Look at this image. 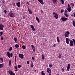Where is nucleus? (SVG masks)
Here are the masks:
<instances>
[{"label": "nucleus", "mask_w": 75, "mask_h": 75, "mask_svg": "<svg viewBox=\"0 0 75 75\" xmlns=\"http://www.w3.org/2000/svg\"><path fill=\"white\" fill-rule=\"evenodd\" d=\"M38 1L40 3L42 4H44V2H43V1L42 0H38Z\"/></svg>", "instance_id": "obj_17"}, {"label": "nucleus", "mask_w": 75, "mask_h": 75, "mask_svg": "<svg viewBox=\"0 0 75 75\" xmlns=\"http://www.w3.org/2000/svg\"><path fill=\"white\" fill-rule=\"evenodd\" d=\"M0 59H1V62H3V58L1 57L0 58Z\"/></svg>", "instance_id": "obj_40"}, {"label": "nucleus", "mask_w": 75, "mask_h": 75, "mask_svg": "<svg viewBox=\"0 0 75 75\" xmlns=\"http://www.w3.org/2000/svg\"><path fill=\"white\" fill-rule=\"evenodd\" d=\"M31 67H33V61H32L31 62Z\"/></svg>", "instance_id": "obj_30"}, {"label": "nucleus", "mask_w": 75, "mask_h": 75, "mask_svg": "<svg viewBox=\"0 0 75 75\" xmlns=\"http://www.w3.org/2000/svg\"><path fill=\"white\" fill-rule=\"evenodd\" d=\"M62 2V4H64V1L63 0H60Z\"/></svg>", "instance_id": "obj_32"}, {"label": "nucleus", "mask_w": 75, "mask_h": 75, "mask_svg": "<svg viewBox=\"0 0 75 75\" xmlns=\"http://www.w3.org/2000/svg\"><path fill=\"white\" fill-rule=\"evenodd\" d=\"M69 32H66L64 35V37H69Z\"/></svg>", "instance_id": "obj_4"}, {"label": "nucleus", "mask_w": 75, "mask_h": 75, "mask_svg": "<svg viewBox=\"0 0 75 75\" xmlns=\"http://www.w3.org/2000/svg\"><path fill=\"white\" fill-rule=\"evenodd\" d=\"M53 14L55 18H56V19H58V15L54 12H53Z\"/></svg>", "instance_id": "obj_1"}, {"label": "nucleus", "mask_w": 75, "mask_h": 75, "mask_svg": "<svg viewBox=\"0 0 75 75\" xmlns=\"http://www.w3.org/2000/svg\"><path fill=\"white\" fill-rule=\"evenodd\" d=\"M49 75H51V74L50 73H49Z\"/></svg>", "instance_id": "obj_55"}, {"label": "nucleus", "mask_w": 75, "mask_h": 75, "mask_svg": "<svg viewBox=\"0 0 75 75\" xmlns=\"http://www.w3.org/2000/svg\"><path fill=\"white\" fill-rule=\"evenodd\" d=\"M59 75V74H57V75Z\"/></svg>", "instance_id": "obj_58"}, {"label": "nucleus", "mask_w": 75, "mask_h": 75, "mask_svg": "<svg viewBox=\"0 0 75 75\" xmlns=\"http://www.w3.org/2000/svg\"><path fill=\"white\" fill-rule=\"evenodd\" d=\"M71 75H73V74H71Z\"/></svg>", "instance_id": "obj_63"}, {"label": "nucleus", "mask_w": 75, "mask_h": 75, "mask_svg": "<svg viewBox=\"0 0 75 75\" xmlns=\"http://www.w3.org/2000/svg\"><path fill=\"white\" fill-rule=\"evenodd\" d=\"M14 4H13V6H14Z\"/></svg>", "instance_id": "obj_59"}, {"label": "nucleus", "mask_w": 75, "mask_h": 75, "mask_svg": "<svg viewBox=\"0 0 75 75\" xmlns=\"http://www.w3.org/2000/svg\"><path fill=\"white\" fill-rule=\"evenodd\" d=\"M23 18H24V17H23Z\"/></svg>", "instance_id": "obj_60"}, {"label": "nucleus", "mask_w": 75, "mask_h": 75, "mask_svg": "<svg viewBox=\"0 0 75 75\" xmlns=\"http://www.w3.org/2000/svg\"><path fill=\"white\" fill-rule=\"evenodd\" d=\"M11 60H9V66H11Z\"/></svg>", "instance_id": "obj_31"}, {"label": "nucleus", "mask_w": 75, "mask_h": 75, "mask_svg": "<svg viewBox=\"0 0 75 75\" xmlns=\"http://www.w3.org/2000/svg\"><path fill=\"white\" fill-rule=\"evenodd\" d=\"M69 41L70 40L69 38H66V42L68 44H69Z\"/></svg>", "instance_id": "obj_8"}, {"label": "nucleus", "mask_w": 75, "mask_h": 75, "mask_svg": "<svg viewBox=\"0 0 75 75\" xmlns=\"http://www.w3.org/2000/svg\"><path fill=\"white\" fill-rule=\"evenodd\" d=\"M4 28V26H3L2 24L0 25V30H3Z\"/></svg>", "instance_id": "obj_13"}, {"label": "nucleus", "mask_w": 75, "mask_h": 75, "mask_svg": "<svg viewBox=\"0 0 75 75\" xmlns=\"http://www.w3.org/2000/svg\"><path fill=\"white\" fill-rule=\"evenodd\" d=\"M15 68L16 69H17V67L15 66Z\"/></svg>", "instance_id": "obj_46"}, {"label": "nucleus", "mask_w": 75, "mask_h": 75, "mask_svg": "<svg viewBox=\"0 0 75 75\" xmlns=\"http://www.w3.org/2000/svg\"><path fill=\"white\" fill-rule=\"evenodd\" d=\"M49 67L50 68H52V64H49Z\"/></svg>", "instance_id": "obj_26"}, {"label": "nucleus", "mask_w": 75, "mask_h": 75, "mask_svg": "<svg viewBox=\"0 0 75 75\" xmlns=\"http://www.w3.org/2000/svg\"><path fill=\"white\" fill-rule=\"evenodd\" d=\"M73 41L74 42H75V40L74 39H73Z\"/></svg>", "instance_id": "obj_51"}, {"label": "nucleus", "mask_w": 75, "mask_h": 75, "mask_svg": "<svg viewBox=\"0 0 75 75\" xmlns=\"http://www.w3.org/2000/svg\"><path fill=\"white\" fill-rule=\"evenodd\" d=\"M31 48L33 50V52H35V47L33 45H31Z\"/></svg>", "instance_id": "obj_11"}, {"label": "nucleus", "mask_w": 75, "mask_h": 75, "mask_svg": "<svg viewBox=\"0 0 75 75\" xmlns=\"http://www.w3.org/2000/svg\"><path fill=\"white\" fill-rule=\"evenodd\" d=\"M64 12V10L63 9H62L61 11V13H63Z\"/></svg>", "instance_id": "obj_45"}, {"label": "nucleus", "mask_w": 75, "mask_h": 75, "mask_svg": "<svg viewBox=\"0 0 75 75\" xmlns=\"http://www.w3.org/2000/svg\"><path fill=\"white\" fill-rule=\"evenodd\" d=\"M36 20L38 21V23H40V20H39V19H38V18L37 17H36Z\"/></svg>", "instance_id": "obj_19"}, {"label": "nucleus", "mask_w": 75, "mask_h": 75, "mask_svg": "<svg viewBox=\"0 0 75 75\" xmlns=\"http://www.w3.org/2000/svg\"><path fill=\"white\" fill-rule=\"evenodd\" d=\"M22 48H23V49H24V50L25 49L26 47H25V46H24V45H23L22 46Z\"/></svg>", "instance_id": "obj_24"}, {"label": "nucleus", "mask_w": 75, "mask_h": 75, "mask_svg": "<svg viewBox=\"0 0 75 75\" xmlns=\"http://www.w3.org/2000/svg\"><path fill=\"white\" fill-rule=\"evenodd\" d=\"M62 71H63V72H65V71H64V69H62Z\"/></svg>", "instance_id": "obj_42"}, {"label": "nucleus", "mask_w": 75, "mask_h": 75, "mask_svg": "<svg viewBox=\"0 0 75 75\" xmlns=\"http://www.w3.org/2000/svg\"><path fill=\"white\" fill-rule=\"evenodd\" d=\"M4 40V38H3V36H1V41H2V40Z\"/></svg>", "instance_id": "obj_36"}, {"label": "nucleus", "mask_w": 75, "mask_h": 75, "mask_svg": "<svg viewBox=\"0 0 75 75\" xmlns=\"http://www.w3.org/2000/svg\"><path fill=\"white\" fill-rule=\"evenodd\" d=\"M70 67H71V64H68L67 65V70L68 71H69V69L70 68Z\"/></svg>", "instance_id": "obj_9"}, {"label": "nucleus", "mask_w": 75, "mask_h": 75, "mask_svg": "<svg viewBox=\"0 0 75 75\" xmlns=\"http://www.w3.org/2000/svg\"><path fill=\"white\" fill-rule=\"evenodd\" d=\"M28 10L30 14H32L33 12H32V11H31V9H30V8H28Z\"/></svg>", "instance_id": "obj_10"}, {"label": "nucleus", "mask_w": 75, "mask_h": 75, "mask_svg": "<svg viewBox=\"0 0 75 75\" xmlns=\"http://www.w3.org/2000/svg\"><path fill=\"white\" fill-rule=\"evenodd\" d=\"M32 59L33 60H34V59H35V58H34V57H32Z\"/></svg>", "instance_id": "obj_47"}, {"label": "nucleus", "mask_w": 75, "mask_h": 75, "mask_svg": "<svg viewBox=\"0 0 75 75\" xmlns=\"http://www.w3.org/2000/svg\"><path fill=\"white\" fill-rule=\"evenodd\" d=\"M4 13H5V14H7V11L5 10L4 11Z\"/></svg>", "instance_id": "obj_38"}, {"label": "nucleus", "mask_w": 75, "mask_h": 75, "mask_svg": "<svg viewBox=\"0 0 75 75\" xmlns=\"http://www.w3.org/2000/svg\"><path fill=\"white\" fill-rule=\"evenodd\" d=\"M27 63L28 64H29V63H30V62L29 61H28L27 62Z\"/></svg>", "instance_id": "obj_49"}, {"label": "nucleus", "mask_w": 75, "mask_h": 75, "mask_svg": "<svg viewBox=\"0 0 75 75\" xmlns=\"http://www.w3.org/2000/svg\"><path fill=\"white\" fill-rule=\"evenodd\" d=\"M64 16L66 17H69V16L66 13L64 14Z\"/></svg>", "instance_id": "obj_28"}, {"label": "nucleus", "mask_w": 75, "mask_h": 75, "mask_svg": "<svg viewBox=\"0 0 75 75\" xmlns=\"http://www.w3.org/2000/svg\"><path fill=\"white\" fill-rule=\"evenodd\" d=\"M14 39L15 42H17V39L16 38H14Z\"/></svg>", "instance_id": "obj_29"}, {"label": "nucleus", "mask_w": 75, "mask_h": 75, "mask_svg": "<svg viewBox=\"0 0 75 75\" xmlns=\"http://www.w3.org/2000/svg\"><path fill=\"white\" fill-rule=\"evenodd\" d=\"M21 65H18V68H21Z\"/></svg>", "instance_id": "obj_41"}, {"label": "nucleus", "mask_w": 75, "mask_h": 75, "mask_svg": "<svg viewBox=\"0 0 75 75\" xmlns=\"http://www.w3.org/2000/svg\"><path fill=\"white\" fill-rule=\"evenodd\" d=\"M41 74H42V75H45V74L44 72V71H42Z\"/></svg>", "instance_id": "obj_35"}, {"label": "nucleus", "mask_w": 75, "mask_h": 75, "mask_svg": "<svg viewBox=\"0 0 75 75\" xmlns=\"http://www.w3.org/2000/svg\"><path fill=\"white\" fill-rule=\"evenodd\" d=\"M74 42V45H75V42Z\"/></svg>", "instance_id": "obj_61"}, {"label": "nucleus", "mask_w": 75, "mask_h": 75, "mask_svg": "<svg viewBox=\"0 0 75 75\" xmlns=\"http://www.w3.org/2000/svg\"><path fill=\"white\" fill-rule=\"evenodd\" d=\"M3 33V32H0V34H1L2 35Z\"/></svg>", "instance_id": "obj_48"}, {"label": "nucleus", "mask_w": 75, "mask_h": 75, "mask_svg": "<svg viewBox=\"0 0 75 75\" xmlns=\"http://www.w3.org/2000/svg\"><path fill=\"white\" fill-rule=\"evenodd\" d=\"M1 35H1H1H0V37H1Z\"/></svg>", "instance_id": "obj_54"}, {"label": "nucleus", "mask_w": 75, "mask_h": 75, "mask_svg": "<svg viewBox=\"0 0 75 75\" xmlns=\"http://www.w3.org/2000/svg\"><path fill=\"white\" fill-rule=\"evenodd\" d=\"M72 8H73V6H72Z\"/></svg>", "instance_id": "obj_64"}, {"label": "nucleus", "mask_w": 75, "mask_h": 75, "mask_svg": "<svg viewBox=\"0 0 75 75\" xmlns=\"http://www.w3.org/2000/svg\"><path fill=\"white\" fill-rule=\"evenodd\" d=\"M8 72L9 74L10 75H15V74L14 73L12 72V71H11L10 70L8 71Z\"/></svg>", "instance_id": "obj_7"}, {"label": "nucleus", "mask_w": 75, "mask_h": 75, "mask_svg": "<svg viewBox=\"0 0 75 75\" xmlns=\"http://www.w3.org/2000/svg\"><path fill=\"white\" fill-rule=\"evenodd\" d=\"M65 13H67L68 12V11H67V10L65 9Z\"/></svg>", "instance_id": "obj_43"}, {"label": "nucleus", "mask_w": 75, "mask_h": 75, "mask_svg": "<svg viewBox=\"0 0 75 75\" xmlns=\"http://www.w3.org/2000/svg\"><path fill=\"white\" fill-rule=\"evenodd\" d=\"M4 65L2 64H0V68H2V67H3Z\"/></svg>", "instance_id": "obj_25"}, {"label": "nucleus", "mask_w": 75, "mask_h": 75, "mask_svg": "<svg viewBox=\"0 0 75 75\" xmlns=\"http://www.w3.org/2000/svg\"><path fill=\"white\" fill-rule=\"evenodd\" d=\"M51 69L50 68H47V72L48 74H50V72H51Z\"/></svg>", "instance_id": "obj_15"}, {"label": "nucleus", "mask_w": 75, "mask_h": 75, "mask_svg": "<svg viewBox=\"0 0 75 75\" xmlns=\"http://www.w3.org/2000/svg\"><path fill=\"white\" fill-rule=\"evenodd\" d=\"M70 5H71V6H73V7H74V6H75L74 5V3H71Z\"/></svg>", "instance_id": "obj_33"}, {"label": "nucleus", "mask_w": 75, "mask_h": 75, "mask_svg": "<svg viewBox=\"0 0 75 75\" xmlns=\"http://www.w3.org/2000/svg\"><path fill=\"white\" fill-rule=\"evenodd\" d=\"M74 17H75V13H74Z\"/></svg>", "instance_id": "obj_53"}, {"label": "nucleus", "mask_w": 75, "mask_h": 75, "mask_svg": "<svg viewBox=\"0 0 75 75\" xmlns=\"http://www.w3.org/2000/svg\"><path fill=\"white\" fill-rule=\"evenodd\" d=\"M0 60H1V59L0 58Z\"/></svg>", "instance_id": "obj_62"}, {"label": "nucleus", "mask_w": 75, "mask_h": 75, "mask_svg": "<svg viewBox=\"0 0 75 75\" xmlns=\"http://www.w3.org/2000/svg\"><path fill=\"white\" fill-rule=\"evenodd\" d=\"M30 27H31V28L34 31H35V29L34 28V26L33 25H30Z\"/></svg>", "instance_id": "obj_16"}, {"label": "nucleus", "mask_w": 75, "mask_h": 75, "mask_svg": "<svg viewBox=\"0 0 75 75\" xmlns=\"http://www.w3.org/2000/svg\"><path fill=\"white\" fill-rule=\"evenodd\" d=\"M15 64H16V56H15Z\"/></svg>", "instance_id": "obj_39"}, {"label": "nucleus", "mask_w": 75, "mask_h": 75, "mask_svg": "<svg viewBox=\"0 0 75 75\" xmlns=\"http://www.w3.org/2000/svg\"><path fill=\"white\" fill-rule=\"evenodd\" d=\"M9 16L10 17H14L15 16L13 13V11H11L9 13Z\"/></svg>", "instance_id": "obj_3"}, {"label": "nucleus", "mask_w": 75, "mask_h": 75, "mask_svg": "<svg viewBox=\"0 0 75 75\" xmlns=\"http://www.w3.org/2000/svg\"><path fill=\"white\" fill-rule=\"evenodd\" d=\"M15 47L16 48H18V47H19V45H18V44H16L15 46Z\"/></svg>", "instance_id": "obj_22"}, {"label": "nucleus", "mask_w": 75, "mask_h": 75, "mask_svg": "<svg viewBox=\"0 0 75 75\" xmlns=\"http://www.w3.org/2000/svg\"><path fill=\"white\" fill-rule=\"evenodd\" d=\"M57 42H58L59 43V38H58V37H57Z\"/></svg>", "instance_id": "obj_27"}, {"label": "nucleus", "mask_w": 75, "mask_h": 75, "mask_svg": "<svg viewBox=\"0 0 75 75\" xmlns=\"http://www.w3.org/2000/svg\"><path fill=\"white\" fill-rule=\"evenodd\" d=\"M52 1L54 4H55V2H56L57 1V0H52Z\"/></svg>", "instance_id": "obj_23"}, {"label": "nucleus", "mask_w": 75, "mask_h": 75, "mask_svg": "<svg viewBox=\"0 0 75 75\" xmlns=\"http://www.w3.org/2000/svg\"><path fill=\"white\" fill-rule=\"evenodd\" d=\"M55 45H56L55 44H54V45H53L54 47H55Z\"/></svg>", "instance_id": "obj_52"}, {"label": "nucleus", "mask_w": 75, "mask_h": 75, "mask_svg": "<svg viewBox=\"0 0 75 75\" xmlns=\"http://www.w3.org/2000/svg\"><path fill=\"white\" fill-rule=\"evenodd\" d=\"M41 13H43V11H42V10H41Z\"/></svg>", "instance_id": "obj_50"}, {"label": "nucleus", "mask_w": 75, "mask_h": 75, "mask_svg": "<svg viewBox=\"0 0 75 75\" xmlns=\"http://www.w3.org/2000/svg\"><path fill=\"white\" fill-rule=\"evenodd\" d=\"M14 6H16V5L15 4H14Z\"/></svg>", "instance_id": "obj_57"}, {"label": "nucleus", "mask_w": 75, "mask_h": 75, "mask_svg": "<svg viewBox=\"0 0 75 75\" xmlns=\"http://www.w3.org/2000/svg\"><path fill=\"white\" fill-rule=\"evenodd\" d=\"M19 57L21 59H23L24 58V55L22 54H20L19 55Z\"/></svg>", "instance_id": "obj_6"}, {"label": "nucleus", "mask_w": 75, "mask_h": 75, "mask_svg": "<svg viewBox=\"0 0 75 75\" xmlns=\"http://www.w3.org/2000/svg\"><path fill=\"white\" fill-rule=\"evenodd\" d=\"M68 7L67 8V11H69V12L71 11V6L69 4H68Z\"/></svg>", "instance_id": "obj_5"}, {"label": "nucleus", "mask_w": 75, "mask_h": 75, "mask_svg": "<svg viewBox=\"0 0 75 75\" xmlns=\"http://www.w3.org/2000/svg\"><path fill=\"white\" fill-rule=\"evenodd\" d=\"M58 57L59 58H61V57H62V56H61V55L60 54H59Z\"/></svg>", "instance_id": "obj_34"}, {"label": "nucleus", "mask_w": 75, "mask_h": 75, "mask_svg": "<svg viewBox=\"0 0 75 75\" xmlns=\"http://www.w3.org/2000/svg\"><path fill=\"white\" fill-rule=\"evenodd\" d=\"M72 22H73V25H74V27H75V21L74 20H73L72 21Z\"/></svg>", "instance_id": "obj_21"}, {"label": "nucleus", "mask_w": 75, "mask_h": 75, "mask_svg": "<svg viewBox=\"0 0 75 75\" xmlns=\"http://www.w3.org/2000/svg\"><path fill=\"white\" fill-rule=\"evenodd\" d=\"M20 2L18 1V3L16 4L17 6H18V7H20Z\"/></svg>", "instance_id": "obj_14"}, {"label": "nucleus", "mask_w": 75, "mask_h": 75, "mask_svg": "<svg viewBox=\"0 0 75 75\" xmlns=\"http://www.w3.org/2000/svg\"><path fill=\"white\" fill-rule=\"evenodd\" d=\"M10 56H11V57H13V54L11 53L10 54Z\"/></svg>", "instance_id": "obj_44"}, {"label": "nucleus", "mask_w": 75, "mask_h": 75, "mask_svg": "<svg viewBox=\"0 0 75 75\" xmlns=\"http://www.w3.org/2000/svg\"><path fill=\"white\" fill-rule=\"evenodd\" d=\"M61 19L63 21H66L67 20H68V18H66L64 16H62Z\"/></svg>", "instance_id": "obj_2"}, {"label": "nucleus", "mask_w": 75, "mask_h": 75, "mask_svg": "<svg viewBox=\"0 0 75 75\" xmlns=\"http://www.w3.org/2000/svg\"><path fill=\"white\" fill-rule=\"evenodd\" d=\"M9 51H11V50H12V47H10V48L9 49Z\"/></svg>", "instance_id": "obj_37"}, {"label": "nucleus", "mask_w": 75, "mask_h": 75, "mask_svg": "<svg viewBox=\"0 0 75 75\" xmlns=\"http://www.w3.org/2000/svg\"><path fill=\"white\" fill-rule=\"evenodd\" d=\"M7 55L8 57L10 58V52H7Z\"/></svg>", "instance_id": "obj_18"}, {"label": "nucleus", "mask_w": 75, "mask_h": 75, "mask_svg": "<svg viewBox=\"0 0 75 75\" xmlns=\"http://www.w3.org/2000/svg\"><path fill=\"white\" fill-rule=\"evenodd\" d=\"M16 71H17V69H16Z\"/></svg>", "instance_id": "obj_56"}, {"label": "nucleus", "mask_w": 75, "mask_h": 75, "mask_svg": "<svg viewBox=\"0 0 75 75\" xmlns=\"http://www.w3.org/2000/svg\"><path fill=\"white\" fill-rule=\"evenodd\" d=\"M45 55H44V54H42V59H43V60H44V59H45Z\"/></svg>", "instance_id": "obj_20"}, {"label": "nucleus", "mask_w": 75, "mask_h": 75, "mask_svg": "<svg viewBox=\"0 0 75 75\" xmlns=\"http://www.w3.org/2000/svg\"><path fill=\"white\" fill-rule=\"evenodd\" d=\"M73 41L70 40V46L71 47H72L73 46Z\"/></svg>", "instance_id": "obj_12"}]
</instances>
